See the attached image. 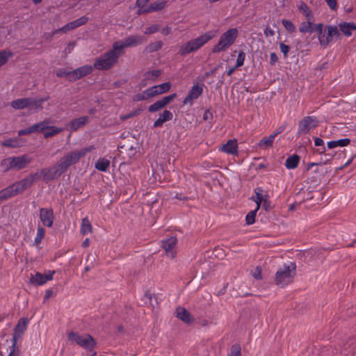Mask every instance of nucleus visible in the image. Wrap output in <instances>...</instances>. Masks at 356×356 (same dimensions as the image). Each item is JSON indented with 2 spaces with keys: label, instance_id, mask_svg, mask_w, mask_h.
I'll return each instance as SVG.
<instances>
[{
  "label": "nucleus",
  "instance_id": "f257e3e1",
  "mask_svg": "<svg viewBox=\"0 0 356 356\" xmlns=\"http://www.w3.org/2000/svg\"><path fill=\"white\" fill-rule=\"evenodd\" d=\"M40 179L39 173H31L26 177L15 182L10 186L0 191V200H7L22 193L30 188L33 183Z\"/></svg>",
  "mask_w": 356,
  "mask_h": 356
},
{
  "label": "nucleus",
  "instance_id": "f03ea898",
  "mask_svg": "<svg viewBox=\"0 0 356 356\" xmlns=\"http://www.w3.org/2000/svg\"><path fill=\"white\" fill-rule=\"evenodd\" d=\"M49 99V96L44 98L24 97L11 102L10 106L15 110L28 109L29 114L37 113L43 109L42 104Z\"/></svg>",
  "mask_w": 356,
  "mask_h": 356
},
{
  "label": "nucleus",
  "instance_id": "7ed1b4c3",
  "mask_svg": "<svg viewBox=\"0 0 356 356\" xmlns=\"http://www.w3.org/2000/svg\"><path fill=\"white\" fill-rule=\"evenodd\" d=\"M238 36L237 28L227 29L220 35L218 42L212 47V53L218 54L227 50L235 43Z\"/></svg>",
  "mask_w": 356,
  "mask_h": 356
},
{
  "label": "nucleus",
  "instance_id": "20e7f679",
  "mask_svg": "<svg viewBox=\"0 0 356 356\" xmlns=\"http://www.w3.org/2000/svg\"><path fill=\"white\" fill-rule=\"evenodd\" d=\"M324 29L323 23L316 24V30L318 32V40L323 47L328 46L332 41L337 40L340 36L338 27L335 25H328Z\"/></svg>",
  "mask_w": 356,
  "mask_h": 356
},
{
  "label": "nucleus",
  "instance_id": "39448f33",
  "mask_svg": "<svg viewBox=\"0 0 356 356\" xmlns=\"http://www.w3.org/2000/svg\"><path fill=\"white\" fill-rule=\"evenodd\" d=\"M93 149V146H89L81 149L71 151L64 155L57 163L63 172H65L71 165L77 163L81 157L91 152Z\"/></svg>",
  "mask_w": 356,
  "mask_h": 356
},
{
  "label": "nucleus",
  "instance_id": "423d86ee",
  "mask_svg": "<svg viewBox=\"0 0 356 356\" xmlns=\"http://www.w3.org/2000/svg\"><path fill=\"white\" fill-rule=\"evenodd\" d=\"M170 82H165L159 85L150 87L140 93H138L132 97L134 102H140L149 99L156 95L167 92L171 88Z\"/></svg>",
  "mask_w": 356,
  "mask_h": 356
},
{
  "label": "nucleus",
  "instance_id": "0eeeda50",
  "mask_svg": "<svg viewBox=\"0 0 356 356\" xmlns=\"http://www.w3.org/2000/svg\"><path fill=\"white\" fill-rule=\"evenodd\" d=\"M296 266L294 263H289L284 265L276 273L275 282L277 285L283 287L293 281L296 275Z\"/></svg>",
  "mask_w": 356,
  "mask_h": 356
},
{
  "label": "nucleus",
  "instance_id": "6e6552de",
  "mask_svg": "<svg viewBox=\"0 0 356 356\" xmlns=\"http://www.w3.org/2000/svg\"><path fill=\"white\" fill-rule=\"evenodd\" d=\"M145 40L143 36L131 35L123 40L113 44V63L115 62L119 54L124 47H134L141 44Z\"/></svg>",
  "mask_w": 356,
  "mask_h": 356
},
{
  "label": "nucleus",
  "instance_id": "1a4fd4ad",
  "mask_svg": "<svg viewBox=\"0 0 356 356\" xmlns=\"http://www.w3.org/2000/svg\"><path fill=\"white\" fill-rule=\"evenodd\" d=\"M67 337L71 343H76L90 352L95 346L94 339L87 334H80L78 332H71L68 333Z\"/></svg>",
  "mask_w": 356,
  "mask_h": 356
},
{
  "label": "nucleus",
  "instance_id": "9d476101",
  "mask_svg": "<svg viewBox=\"0 0 356 356\" xmlns=\"http://www.w3.org/2000/svg\"><path fill=\"white\" fill-rule=\"evenodd\" d=\"M63 173V170L60 168L58 163H56L51 167L42 168L39 176H41L44 181L48 182L58 178Z\"/></svg>",
  "mask_w": 356,
  "mask_h": 356
},
{
  "label": "nucleus",
  "instance_id": "9b49d317",
  "mask_svg": "<svg viewBox=\"0 0 356 356\" xmlns=\"http://www.w3.org/2000/svg\"><path fill=\"white\" fill-rule=\"evenodd\" d=\"M318 120L315 116L305 117L299 123L298 133L299 134H308L312 129L316 127Z\"/></svg>",
  "mask_w": 356,
  "mask_h": 356
},
{
  "label": "nucleus",
  "instance_id": "f8f14e48",
  "mask_svg": "<svg viewBox=\"0 0 356 356\" xmlns=\"http://www.w3.org/2000/svg\"><path fill=\"white\" fill-rule=\"evenodd\" d=\"M177 238L175 236H171L162 241V247L168 257L173 259L177 254Z\"/></svg>",
  "mask_w": 356,
  "mask_h": 356
},
{
  "label": "nucleus",
  "instance_id": "ddd939ff",
  "mask_svg": "<svg viewBox=\"0 0 356 356\" xmlns=\"http://www.w3.org/2000/svg\"><path fill=\"white\" fill-rule=\"evenodd\" d=\"M54 274L55 270H47L44 274L37 272L34 275L32 274L31 275L30 281L32 284L41 286L51 280Z\"/></svg>",
  "mask_w": 356,
  "mask_h": 356
},
{
  "label": "nucleus",
  "instance_id": "4468645a",
  "mask_svg": "<svg viewBox=\"0 0 356 356\" xmlns=\"http://www.w3.org/2000/svg\"><path fill=\"white\" fill-rule=\"evenodd\" d=\"M203 92V85L200 83L194 84L190 89L188 95L183 100L184 105L192 104L193 100L197 99Z\"/></svg>",
  "mask_w": 356,
  "mask_h": 356
},
{
  "label": "nucleus",
  "instance_id": "2eb2a0df",
  "mask_svg": "<svg viewBox=\"0 0 356 356\" xmlns=\"http://www.w3.org/2000/svg\"><path fill=\"white\" fill-rule=\"evenodd\" d=\"M202 46L199 40L196 38L191 40L184 44L179 49V54L180 55H186L191 52L195 51L200 49Z\"/></svg>",
  "mask_w": 356,
  "mask_h": 356
},
{
  "label": "nucleus",
  "instance_id": "dca6fc26",
  "mask_svg": "<svg viewBox=\"0 0 356 356\" xmlns=\"http://www.w3.org/2000/svg\"><path fill=\"white\" fill-rule=\"evenodd\" d=\"M32 159L27 154H23L19 156H11V162L13 163V169L19 170L26 168Z\"/></svg>",
  "mask_w": 356,
  "mask_h": 356
},
{
  "label": "nucleus",
  "instance_id": "f3484780",
  "mask_svg": "<svg viewBox=\"0 0 356 356\" xmlns=\"http://www.w3.org/2000/svg\"><path fill=\"white\" fill-rule=\"evenodd\" d=\"M111 67V51L98 58L94 63V67L98 70H108Z\"/></svg>",
  "mask_w": 356,
  "mask_h": 356
},
{
  "label": "nucleus",
  "instance_id": "a211bd4d",
  "mask_svg": "<svg viewBox=\"0 0 356 356\" xmlns=\"http://www.w3.org/2000/svg\"><path fill=\"white\" fill-rule=\"evenodd\" d=\"M89 122L88 116H81L78 118L73 119L66 125V129L70 131H75L83 127Z\"/></svg>",
  "mask_w": 356,
  "mask_h": 356
},
{
  "label": "nucleus",
  "instance_id": "6ab92c4d",
  "mask_svg": "<svg viewBox=\"0 0 356 356\" xmlns=\"http://www.w3.org/2000/svg\"><path fill=\"white\" fill-rule=\"evenodd\" d=\"M94 66L86 65L72 71V80L76 81L92 73Z\"/></svg>",
  "mask_w": 356,
  "mask_h": 356
},
{
  "label": "nucleus",
  "instance_id": "aec40b11",
  "mask_svg": "<svg viewBox=\"0 0 356 356\" xmlns=\"http://www.w3.org/2000/svg\"><path fill=\"white\" fill-rule=\"evenodd\" d=\"M40 218L44 226L48 227H51L54 222V213L52 209L44 208L40 209Z\"/></svg>",
  "mask_w": 356,
  "mask_h": 356
},
{
  "label": "nucleus",
  "instance_id": "412c9836",
  "mask_svg": "<svg viewBox=\"0 0 356 356\" xmlns=\"http://www.w3.org/2000/svg\"><path fill=\"white\" fill-rule=\"evenodd\" d=\"M339 31L343 34L346 37H350L353 31L356 30V23L341 22L338 24Z\"/></svg>",
  "mask_w": 356,
  "mask_h": 356
},
{
  "label": "nucleus",
  "instance_id": "4be33fe9",
  "mask_svg": "<svg viewBox=\"0 0 356 356\" xmlns=\"http://www.w3.org/2000/svg\"><path fill=\"white\" fill-rule=\"evenodd\" d=\"M27 322L24 318H21L16 325L14 331V334L11 341L17 343L18 340L21 339L24 332L26 329Z\"/></svg>",
  "mask_w": 356,
  "mask_h": 356
},
{
  "label": "nucleus",
  "instance_id": "5701e85b",
  "mask_svg": "<svg viewBox=\"0 0 356 356\" xmlns=\"http://www.w3.org/2000/svg\"><path fill=\"white\" fill-rule=\"evenodd\" d=\"M166 4L165 0H158L156 2H153L150 3L149 6H147L146 9L139 8L138 10V14H142L145 13H151L155 12L160 10H162Z\"/></svg>",
  "mask_w": 356,
  "mask_h": 356
},
{
  "label": "nucleus",
  "instance_id": "b1692460",
  "mask_svg": "<svg viewBox=\"0 0 356 356\" xmlns=\"http://www.w3.org/2000/svg\"><path fill=\"white\" fill-rule=\"evenodd\" d=\"M88 19L86 16H82L79 19L74 20L71 22H69L65 26H63V29L65 30V32L67 33L85 24L88 22Z\"/></svg>",
  "mask_w": 356,
  "mask_h": 356
},
{
  "label": "nucleus",
  "instance_id": "393cba45",
  "mask_svg": "<svg viewBox=\"0 0 356 356\" xmlns=\"http://www.w3.org/2000/svg\"><path fill=\"white\" fill-rule=\"evenodd\" d=\"M220 150L232 155H236L238 153V144L236 140H229L226 144L220 147Z\"/></svg>",
  "mask_w": 356,
  "mask_h": 356
},
{
  "label": "nucleus",
  "instance_id": "a878e982",
  "mask_svg": "<svg viewBox=\"0 0 356 356\" xmlns=\"http://www.w3.org/2000/svg\"><path fill=\"white\" fill-rule=\"evenodd\" d=\"M279 134H280V131H275L274 133L269 135L268 136L264 137L263 139H261L259 142L258 147L263 149H265L272 147L276 136Z\"/></svg>",
  "mask_w": 356,
  "mask_h": 356
},
{
  "label": "nucleus",
  "instance_id": "bb28decb",
  "mask_svg": "<svg viewBox=\"0 0 356 356\" xmlns=\"http://www.w3.org/2000/svg\"><path fill=\"white\" fill-rule=\"evenodd\" d=\"M176 316L186 323H191L193 322V318L191 316L188 311L184 307H177L176 309Z\"/></svg>",
  "mask_w": 356,
  "mask_h": 356
},
{
  "label": "nucleus",
  "instance_id": "cd10ccee",
  "mask_svg": "<svg viewBox=\"0 0 356 356\" xmlns=\"http://www.w3.org/2000/svg\"><path fill=\"white\" fill-rule=\"evenodd\" d=\"M317 24H314L313 21H304L300 24L299 31L302 33H312L316 31V26Z\"/></svg>",
  "mask_w": 356,
  "mask_h": 356
},
{
  "label": "nucleus",
  "instance_id": "c85d7f7f",
  "mask_svg": "<svg viewBox=\"0 0 356 356\" xmlns=\"http://www.w3.org/2000/svg\"><path fill=\"white\" fill-rule=\"evenodd\" d=\"M172 117L173 115L170 111L165 110L162 113L160 114L159 118L154 122V127H161L164 122L172 120Z\"/></svg>",
  "mask_w": 356,
  "mask_h": 356
},
{
  "label": "nucleus",
  "instance_id": "c756f323",
  "mask_svg": "<svg viewBox=\"0 0 356 356\" xmlns=\"http://www.w3.org/2000/svg\"><path fill=\"white\" fill-rule=\"evenodd\" d=\"M92 226L88 217H85L81 220L80 233L82 235H87L92 233Z\"/></svg>",
  "mask_w": 356,
  "mask_h": 356
},
{
  "label": "nucleus",
  "instance_id": "7c9ffc66",
  "mask_svg": "<svg viewBox=\"0 0 356 356\" xmlns=\"http://www.w3.org/2000/svg\"><path fill=\"white\" fill-rule=\"evenodd\" d=\"M350 143L349 138H342L337 140H331L327 142V145L329 149H334L337 147H346Z\"/></svg>",
  "mask_w": 356,
  "mask_h": 356
},
{
  "label": "nucleus",
  "instance_id": "2f4dec72",
  "mask_svg": "<svg viewBox=\"0 0 356 356\" xmlns=\"http://www.w3.org/2000/svg\"><path fill=\"white\" fill-rule=\"evenodd\" d=\"M299 161L300 157L296 154H293L286 159L285 166L289 170L295 169L298 166Z\"/></svg>",
  "mask_w": 356,
  "mask_h": 356
},
{
  "label": "nucleus",
  "instance_id": "473e14b6",
  "mask_svg": "<svg viewBox=\"0 0 356 356\" xmlns=\"http://www.w3.org/2000/svg\"><path fill=\"white\" fill-rule=\"evenodd\" d=\"M215 33L213 31H210L201 34L200 35L197 37V39L199 40L201 45L204 46L205 44H207L208 42L212 40L215 37Z\"/></svg>",
  "mask_w": 356,
  "mask_h": 356
},
{
  "label": "nucleus",
  "instance_id": "72a5a7b5",
  "mask_svg": "<svg viewBox=\"0 0 356 356\" xmlns=\"http://www.w3.org/2000/svg\"><path fill=\"white\" fill-rule=\"evenodd\" d=\"M63 131V128L54 126H49V129L46 130V131L44 133V137L45 138H49L61 133Z\"/></svg>",
  "mask_w": 356,
  "mask_h": 356
},
{
  "label": "nucleus",
  "instance_id": "f704fd0d",
  "mask_svg": "<svg viewBox=\"0 0 356 356\" xmlns=\"http://www.w3.org/2000/svg\"><path fill=\"white\" fill-rule=\"evenodd\" d=\"M13 54L9 50H0V67L4 65Z\"/></svg>",
  "mask_w": 356,
  "mask_h": 356
},
{
  "label": "nucleus",
  "instance_id": "c9c22d12",
  "mask_svg": "<svg viewBox=\"0 0 356 356\" xmlns=\"http://www.w3.org/2000/svg\"><path fill=\"white\" fill-rule=\"evenodd\" d=\"M262 189L260 188H257L255 190V196L253 197V200L255 202L257 207L255 209H259L260 208L261 204L263 202V201L265 200L264 197L262 194Z\"/></svg>",
  "mask_w": 356,
  "mask_h": 356
},
{
  "label": "nucleus",
  "instance_id": "e433bc0d",
  "mask_svg": "<svg viewBox=\"0 0 356 356\" xmlns=\"http://www.w3.org/2000/svg\"><path fill=\"white\" fill-rule=\"evenodd\" d=\"M2 145L5 147L15 148L21 146V144L19 143V139L17 138H9L7 140H5L2 143Z\"/></svg>",
  "mask_w": 356,
  "mask_h": 356
},
{
  "label": "nucleus",
  "instance_id": "4c0bfd02",
  "mask_svg": "<svg viewBox=\"0 0 356 356\" xmlns=\"http://www.w3.org/2000/svg\"><path fill=\"white\" fill-rule=\"evenodd\" d=\"M161 74V71L159 70H154L151 71H147L144 74V77L145 80H152L154 81L157 77H159Z\"/></svg>",
  "mask_w": 356,
  "mask_h": 356
},
{
  "label": "nucleus",
  "instance_id": "58836bf2",
  "mask_svg": "<svg viewBox=\"0 0 356 356\" xmlns=\"http://www.w3.org/2000/svg\"><path fill=\"white\" fill-rule=\"evenodd\" d=\"M49 121L48 120H44L39 123L33 124L35 129V132H42L44 131L49 129Z\"/></svg>",
  "mask_w": 356,
  "mask_h": 356
},
{
  "label": "nucleus",
  "instance_id": "ea45409f",
  "mask_svg": "<svg viewBox=\"0 0 356 356\" xmlns=\"http://www.w3.org/2000/svg\"><path fill=\"white\" fill-rule=\"evenodd\" d=\"M110 162L108 160L105 159H101L97 161L95 164V167L97 170L101 171H106L108 168Z\"/></svg>",
  "mask_w": 356,
  "mask_h": 356
},
{
  "label": "nucleus",
  "instance_id": "a19ab883",
  "mask_svg": "<svg viewBox=\"0 0 356 356\" xmlns=\"http://www.w3.org/2000/svg\"><path fill=\"white\" fill-rule=\"evenodd\" d=\"M282 24L285 29L290 33H293L296 31V28L294 24L288 19H282Z\"/></svg>",
  "mask_w": 356,
  "mask_h": 356
},
{
  "label": "nucleus",
  "instance_id": "79ce46f5",
  "mask_svg": "<svg viewBox=\"0 0 356 356\" xmlns=\"http://www.w3.org/2000/svg\"><path fill=\"white\" fill-rule=\"evenodd\" d=\"M44 234H45L44 229L42 227H38L37 229V234H36V236H35V241H34V242L36 245H38L39 243H40L41 241L44 237Z\"/></svg>",
  "mask_w": 356,
  "mask_h": 356
},
{
  "label": "nucleus",
  "instance_id": "37998d69",
  "mask_svg": "<svg viewBox=\"0 0 356 356\" xmlns=\"http://www.w3.org/2000/svg\"><path fill=\"white\" fill-rule=\"evenodd\" d=\"M17 343L11 341V346H9V354L8 356H19V349L17 346Z\"/></svg>",
  "mask_w": 356,
  "mask_h": 356
},
{
  "label": "nucleus",
  "instance_id": "c03bdc74",
  "mask_svg": "<svg viewBox=\"0 0 356 356\" xmlns=\"http://www.w3.org/2000/svg\"><path fill=\"white\" fill-rule=\"evenodd\" d=\"M71 72H72V71H67L66 69L61 68V69H59L56 72V76L58 77L67 76L69 79L70 81H74L72 80V76Z\"/></svg>",
  "mask_w": 356,
  "mask_h": 356
},
{
  "label": "nucleus",
  "instance_id": "a18cd8bd",
  "mask_svg": "<svg viewBox=\"0 0 356 356\" xmlns=\"http://www.w3.org/2000/svg\"><path fill=\"white\" fill-rule=\"evenodd\" d=\"M165 107L163 103L162 102L161 99L156 102L155 103H154L153 104L150 105L149 106V112H156L160 109H161L162 108Z\"/></svg>",
  "mask_w": 356,
  "mask_h": 356
},
{
  "label": "nucleus",
  "instance_id": "49530a36",
  "mask_svg": "<svg viewBox=\"0 0 356 356\" xmlns=\"http://www.w3.org/2000/svg\"><path fill=\"white\" fill-rule=\"evenodd\" d=\"M1 165L4 169V171L13 169V163L11 162V157L3 159L1 162Z\"/></svg>",
  "mask_w": 356,
  "mask_h": 356
},
{
  "label": "nucleus",
  "instance_id": "de8ad7c7",
  "mask_svg": "<svg viewBox=\"0 0 356 356\" xmlns=\"http://www.w3.org/2000/svg\"><path fill=\"white\" fill-rule=\"evenodd\" d=\"M258 210L259 209H255L254 210L251 211L247 214L245 220L248 225H252L254 222L256 213Z\"/></svg>",
  "mask_w": 356,
  "mask_h": 356
},
{
  "label": "nucleus",
  "instance_id": "09e8293b",
  "mask_svg": "<svg viewBox=\"0 0 356 356\" xmlns=\"http://www.w3.org/2000/svg\"><path fill=\"white\" fill-rule=\"evenodd\" d=\"M162 44V42L161 41H157L156 42L152 43L146 47V51L149 52L156 51L161 48Z\"/></svg>",
  "mask_w": 356,
  "mask_h": 356
},
{
  "label": "nucleus",
  "instance_id": "8fccbe9b",
  "mask_svg": "<svg viewBox=\"0 0 356 356\" xmlns=\"http://www.w3.org/2000/svg\"><path fill=\"white\" fill-rule=\"evenodd\" d=\"M229 356H241L240 346L237 344L233 345Z\"/></svg>",
  "mask_w": 356,
  "mask_h": 356
},
{
  "label": "nucleus",
  "instance_id": "3c124183",
  "mask_svg": "<svg viewBox=\"0 0 356 356\" xmlns=\"http://www.w3.org/2000/svg\"><path fill=\"white\" fill-rule=\"evenodd\" d=\"M297 6H298L299 11L302 15H304L305 13H307L308 11H309L311 10L309 8V7L305 2L302 1L298 2Z\"/></svg>",
  "mask_w": 356,
  "mask_h": 356
},
{
  "label": "nucleus",
  "instance_id": "603ef678",
  "mask_svg": "<svg viewBox=\"0 0 356 356\" xmlns=\"http://www.w3.org/2000/svg\"><path fill=\"white\" fill-rule=\"evenodd\" d=\"M245 58V54L243 51H240L237 56L236 67H239L242 66L244 63Z\"/></svg>",
  "mask_w": 356,
  "mask_h": 356
},
{
  "label": "nucleus",
  "instance_id": "864d4df0",
  "mask_svg": "<svg viewBox=\"0 0 356 356\" xmlns=\"http://www.w3.org/2000/svg\"><path fill=\"white\" fill-rule=\"evenodd\" d=\"M35 132V129L34 127V125H32L26 129H21L18 131L19 136H23V135H28L32 133Z\"/></svg>",
  "mask_w": 356,
  "mask_h": 356
},
{
  "label": "nucleus",
  "instance_id": "5fc2aeb1",
  "mask_svg": "<svg viewBox=\"0 0 356 356\" xmlns=\"http://www.w3.org/2000/svg\"><path fill=\"white\" fill-rule=\"evenodd\" d=\"M280 50L282 51V53L283 54L284 56L286 58L288 55V53L289 51V47L285 44H284L283 42H280Z\"/></svg>",
  "mask_w": 356,
  "mask_h": 356
},
{
  "label": "nucleus",
  "instance_id": "6e6d98bb",
  "mask_svg": "<svg viewBox=\"0 0 356 356\" xmlns=\"http://www.w3.org/2000/svg\"><path fill=\"white\" fill-rule=\"evenodd\" d=\"M329 8L331 10H336L337 9V0H325Z\"/></svg>",
  "mask_w": 356,
  "mask_h": 356
},
{
  "label": "nucleus",
  "instance_id": "4d7b16f0",
  "mask_svg": "<svg viewBox=\"0 0 356 356\" xmlns=\"http://www.w3.org/2000/svg\"><path fill=\"white\" fill-rule=\"evenodd\" d=\"M252 275L257 280L261 279V270L260 267L257 266L254 270H252Z\"/></svg>",
  "mask_w": 356,
  "mask_h": 356
},
{
  "label": "nucleus",
  "instance_id": "13d9d810",
  "mask_svg": "<svg viewBox=\"0 0 356 356\" xmlns=\"http://www.w3.org/2000/svg\"><path fill=\"white\" fill-rule=\"evenodd\" d=\"M158 31H159L158 25H152L145 29V33L147 35H149V34L156 33Z\"/></svg>",
  "mask_w": 356,
  "mask_h": 356
},
{
  "label": "nucleus",
  "instance_id": "bf43d9fd",
  "mask_svg": "<svg viewBox=\"0 0 356 356\" xmlns=\"http://www.w3.org/2000/svg\"><path fill=\"white\" fill-rule=\"evenodd\" d=\"M303 15L305 16V17L306 19L305 21H313V22H314V14H313L312 10H310L307 13H305Z\"/></svg>",
  "mask_w": 356,
  "mask_h": 356
},
{
  "label": "nucleus",
  "instance_id": "052dcab7",
  "mask_svg": "<svg viewBox=\"0 0 356 356\" xmlns=\"http://www.w3.org/2000/svg\"><path fill=\"white\" fill-rule=\"evenodd\" d=\"M278 60L277 54L275 52H272L270 54V63L271 65H275Z\"/></svg>",
  "mask_w": 356,
  "mask_h": 356
},
{
  "label": "nucleus",
  "instance_id": "680f3d73",
  "mask_svg": "<svg viewBox=\"0 0 356 356\" xmlns=\"http://www.w3.org/2000/svg\"><path fill=\"white\" fill-rule=\"evenodd\" d=\"M149 0H137L136 4L139 8L146 9L145 5Z\"/></svg>",
  "mask_w": 356,
  "mask_h": 356
},
{
  "label": "nucleus",
  "instance_id": "e2e57ef3",
  "mask_svg": "<svg viewBox=\"0 0 356 356\" xmlns=\"http://www.w3.org/2000/svg\"><path fill=\"white\" fill-rule=\"evenodd\" d=\"M74 46H75V42H69L65 51H66L67 54L71 53L72 51L73 50Z\"/></svg>",
  "mask_w": 356,
  "mask_h": 356
},
{
  "label": "nucleus",
  "instance_id": "0e129e2a",
  "mask_svg": "<svg viewBox=\"0 0 356 356\" xmlns=\"http://www.w3.org/2000/svg\"><path fill=\"white\" fill-rule=\"evenodd\" d=\"M314 145L315 146H322L324 145V141L320 138H314Z\"/></svg>",
  "mask_w": 356,
  "mask_h": 356
},
{
  "label": "nucleus",
  "instance_id": "69168bd1",
  "mask_svg": "<svg viewBox=\"0 0 356 356\" xmlns=\"http://www.w3.org/2000/svg\"><path fill=\"white\" fill-rule=\"evenodd\" d=\"M170 32H171V28L169 27V26H165V28H163L161 30V33L165 35H167L170 34Z\"/></svg>",
  "mask_w": 356,
  "mask_h": 356
},
{
  "label": "nucleus",
  "instance_id": "338daca9",
  "mask_svg": "<svg viewBox=\"0 0 356 356\" xmlns=\"http://www.w3.org/2000/svg\"><path fill=\"white\" fill-rule=\"evenodd\" d=\"M161 101L163 103L164 106H165L170 102V99L169 96H165L163 99H161Z\"/></svg>",
  "mask_w": 356,
  "mask_h": 356
},
{
  "label": "nucleus",
  "instance_id": "774afa93",
  "mask_svg": "<svg viewBox=\"0 0 356 356\" xmlns=\"http://www.w3.org/2000/svg\"><path fill=\"white\" fill-rule=\"evenodd\" d=\"M90 245V240L88 238H86L82 243V247L86 248L87 247H88Z\"/></svg>",
  "mask_w": 356,
  "mask_h": 356
}]
</instances>
